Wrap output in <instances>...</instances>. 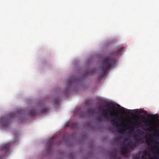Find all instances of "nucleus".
I'll use <instances>...</instances> for the list:
<instances>
[{
	"label": "nucleus",
	"instance_id": "nucleus-18",
	"mask_svg": "<svg viewBox=\"0 0 159 159\" xmlns=\"http://www.w3.org/2000/svg\"><path fill=\"white\" fill-rule=\"evenodd\" d=\"M113 125H115L118 126H119V125L121 124V123H119L118 121H117L116 120H113Z\"/></svg>",
	"mask_w": 159,
	"mask_h": 159
},
{
	"label": "nucleus",
	"instance_id": "nucleus-24",
	"mask_svg": "<svg viewBox=\"0 0 159 159\" xmlns=\"http://www.w3.org/2000/svg\"><path fill=\"white\" fill-rule=\"evenodd\" d=\"M138 131H140V130H139Z\"/></svg>",
	"mask_w": 159,
	"mask_h": 159
},
{
	"label": "nucleus",
	"instance_id": "nucleus-3",
	"mask_svg": "<svg viewBox=\"0 0 159 159\" xmlns=\"http://www.w3.org/2000/svg\"><path fill=\"white\" fill-rule=\"evenodd\" d=\"M24 112V111L19 110L17 111L11 113L7 116L2 117L0 118V124L5 128L8 127L9 125V119L20 116L25 114Z\"/></svg>",
	"mask_w": 159,
	"mask_h": 159
},
{
	"label": "nucleus",
	"instance_id": "nucleus-9",
	"mask_svg": "<svg viewBox=\"0 0 159 159\" xmlns=\"http://www.w3.org/2000/svg\"><path fill=\"white\" fill-rule=\"evenodd\" d=\"M11 146L9 143H7L5 144L2 145V151H5L6 153L8 152L9 149Z\"/></svg>",
	"mask_w": 159,
	"mask_h": 159
},
{
	"label": "nucleus",
	"instance_id": "nucleus-22",
	"mask_svg": "<svg viewBox=\"0 0 159 159\" xmlns=\"http://www.w3.org/2000/svg\"><path fill=\"white\" fill-rule=\"evenodd\" d=\"M144 157L143 156L142 157V159H144Z\"/></svg>",
	"mask_w": 159,
	"mask_h": 159
},
{
	"label": "nucleus",
	"instance_id": "nucleus-13",
	"mask_svg": "<svg viewBox=\"0 0 159 159\" xmlns=\"http://www.w3.org/2000/svg\"><path fill=\"white\" fill-rule=\"evenodd\" d=\"M128 146L129 148L132 150L134 149L137 146L135 143H129L128 144Z\"/></svg>",
	"mask_w": 159,
	"mask_h": 159
},
{
	"label": "nucleus",
	"instance_id": "nucleus-17",
	"mask_svg": "<svg viewBox=\"0 0 159 159\" xmlns=\"http://www.w3.org/2000/svg\"><path fill=\"white\" fill-rule=\"evenodd\" d=\"M88 112L90 115H93L94 113V110L92 109H90L88 110Z\"/></svg>",
	"mask_w": 159,
	"mask_h": 159
},
{
	"label": "nucleus",
	"instance_id": "nucleus-16",
	"mask_svg": "<svg viewBox=\"0 0 159 159\" xmlns=\"http://www.w3.org/2000/svg\"><path fill=\"white\" fill-rule=\"evenodd\" d=\"M134 137L135 140H139L141 139L140 135L138 134H135L134 135Z\"/></svg>",
	"mask_w": 159,
	"mask_h": 159
},
{
	"label": "nucleus",
	"instance_id": "nucleus-21",
	"mask_svg": "<svg viewBox=\"0 0 159 159\" xmlns=\"http://www.w3.org/2000/svg\"><path fill=\"white\" fill-rule=\"evenodd\" d=\"M152 141H153L152 139V138H149L147 140V143H148V141L152 142Z\"/></svg>",
	"mask_w": 159,
	"mask_h": 159
},
{
	"label": "nucleus",
	"instance_id": "nucleus-1",
	"mask_svg": "<svg viewBox=\"0 0 159 159\" xmlns=\"http://www.w3.org/2000/svg\"><path fill=\"white\" fill-rule=\"evenodd\" d=\"M123 48L121 47L117 51L112 52L111 53V57H106L103 58L102 62V66L100 67L99 75L101 78L103 77L107 70L114 65L115 62L114 58L119 54L123 50Z\"/></svg>",
	"mask_w": 159,
	"mask_h": 159
},
{
	"label": "nucleus",
	"instance_id": "nucleus-6",
	"mask_svg": "<svg viewBox=\"0 0 159 159\" xmlns=\"http://www.w3.org/2000/svg\"><path fill=\"white\" fill-rule=\"evenodd\" d=\"M54 143V139H52L47 142L46 145H47V150L48 152H50L52 150V148L53 145Z\"/></svg>",
	"mask_w": 159,
	"mask_h": 159
},
{
	"label": "nucleus",
	"instance_id": "nucleus-11",
	"mask_svg": "<svg viewBox=\"0 0 159 159\" xmlns=\"http://www.w3.org/2000/svg\"><path fill=\"white\" fill-rule=\"evenodd\" d=\"M159 145V142H157L155 143V144L153 147H151L150 149L152 150V152L154 149L156 150V152L157 154H159V147L158 145Z\"/></svg>",
	"mask_w": 159,
	"mask_h": 159
},
{
	"label": "nucleus",
	"instance_id": "nucleus-2",
	"mask_svg": "<svg viewBox=\"0 0 159 159\" xmlns=\"http://www.w3.org/2000/svg\"><path fill=\"white\" fill-rule=\"evenodd\" d=\"M113 104L111 102H108L107 103V107L105 109H102L101 112H100V116L105 118L108 119L109 116L112 117L114 119H116V118L120 119L122 118L123 117L121 115H120L116 113L115 115L113 114L114 113V107H110V106H113Z\"/></svg>",
	"mask_w": 159,
	"mask_h": 159
},
{
	"label": "nucleus",
	"instance_id": "nucleus-26",
	"mask_svg": "<svg viewBox=\"0 0 159 159\" xmlns=\"http://www.w3.org/2000/svg\"><path fill=\"white\" fill-rule=\"evenodd\" d=\"M146 159H148L147 158H146Z\"/></svg>",
	"mask_w": 159,
	"mask_h": 159
},
{
	"label": "nucleus",
	"instance_id": "nucleus-4",
	"mask_svg": "<svg viewBox=\"0 0 159 159\" xmlns=\"http://www.w3.org/2000/svg\"><path fill=\"white\" fill-rule=\"evenodd\" d=\"M47 109L44 107L42 108L41 110H39L32 109L30 111L29 115L32 116H34L39 113H43L47 112Z\"/></svg>",
	"mask_w": 159,
	"mask_h": 159
},
{
	"label": "nucleus",
	"instance_id": "nucleus-15",
	"mask_svg": "<svg viewBox=\"0 0 159 159\" xmlns=\"http://www.w3.org/2000/svg\"><path fill=\"white\" fill-rule=\"evenodd\" d=\"M131 123L132 124L134 127L136 126H139L142 125V123L140 122H138L136 123H134L133 122H131Z\"/></svg>",
	"mask_w": 159,
	"mask_h": 159
},
{
	"label": "nucleus",
	"instance_id": "nucleus-5",
	"mask_svg": "<svg viewBox=\"0 0 159 159\" xmlns=\"http://www.w3.org/2000/svg\"><path fill=\"white\" fill-rule=\"evenodd\" d=\"M117 150L115 149L113 151L109 154V157L111 158H113L114 159H121L120 157L117 154Z\"/></svg>",
	"mask_w": 159,
	"mask_h": 159
},
{
	"label": "nucleus",
	"instance_id": "nucleus-20",
	"mask_svg": "<svg viewBox=\"0 0 159 159\" xmlns=\"http://www.w3.org/2000/svg\"><path fill=\"white\" fill-rule=\"evenodd\" d=\"M153 157L154 158L151 157H149V159H159L158 157L156 156H154Z\"/></svg>",
	"mask_w": 159,
	"mask_h": 159
},
{
	"label": "nucleus",
	"instance_id": "nucleus-25",
	"mask_svg": "<svg viewBox=\"0 0 159 159\" xmlns=\"http://www.w3.org/2000/svg\"><path fill=\"white\" fill-rule=\"evenodd\" d=\"M158 116V115L157 114H156Z\"/></svg>",
	"mask_w": 159,
	"mask_h": 159
},
{
	"label": "nucleus",
	"instance_id": "nucleus-7",
	"mask_svg": "<svg viewBox=\"0 0 159 159\" xmlns=\"http://www.w3.org/2000/svg\"><path fill=\"white\" fill-rule=\"evenodd\" d=\"M136 112L137 113H138L139 114H143V115L144 116L145 115H148V116L149 117H150L151 119V120H152V116H155V115H149L147 114V111H146L143 110L141 109L139 111L138 110H137L136 111Z\"/></svg>",
	"mask_w": 159,
	"mask_h": 159
},
{
	"label": "nucleus",
	"instance_id": "nucleus-8",
	"mask_svg": "<svg viewBox=\"0 0 159 159\" xmlns=\"http://www.w3.org/2000/svg\"><path fill=\"white\" fill-rule=\"evenodd\" d=\"M79 80L77 76H72L69 78L68 80V82L69 84L71 83L78 82Z\"/></svg>",
	"mask_w": 159,
	"mask_h": 159
},
{
	"label": "nucleus",
	"instance_id": "nucleus-19",
	"mask_svg": "<svg viewBox=\"0 0 159 159\" xmlns=\"http://www.w3.org/2000/svg\"><path fill=\"white\" fill-rule=\"evenodd\" d=\"M59 102V99L58 98H57L55 99L54 102V104L56 105H58Z\"/></svg>",
	"mask_w": 159,
	"mask_h": 159
},
{
	"label": "nucleus",
	"instance_id": "nucleus-10",
	"mask_svg": "<svg viewBox=\"0 0 159 159\" xmlns=\"http://www.w3.org/2000/svg\"><path fill=\"white\" fill-rule=\"evenodd\" d=\"M121 150H120V153L121 154L125 155L128 153V149L126 146H124L121 148H120Z\"/></svg>",
	"mask_w": 159,
	"mask_h": 159
},
{
	"label": "nucleus",
	"instance_id": "nucleus-14",
	"mask_svg": "<svg viewBox=\"0 0 159 159\" xmlns=\"http://www.w3.org/2000/svg\"><path fill=\"white\" fill-rule=\"evenodd\" d=\"M69 126L74 129H75L78 128V125L76 123H72L69 124Z\"/></svg>",
	"mask_w": 159,
	"mask_h": 159
},
{
	"label": "nucleus",
	"instance_id": "nucleus-23",
	"mask_svg": "<svg viewBox=\"0 0 159 159\" xmlns=\"http://www.w3.org/2000/svg\"><path fill=\"white\" fill-rule=\"evenodd\" d=\"M150 120V119H149V118H148V121H149V120Z\"/></svg>",
	"mask_w": 159,
	"mask_h": 159
},
{
	"label": "nucleus",
	"instance_id": "nucleus-12",
	"mask_svg": "<svg viewBox=\"0 0 159 159\" xmlns=\"http://www.w3.org/2000/svg\"><path fill=\"white\" fill-rule=\"evenodd\" d=\"M95 70L94 69H87L84 72V76L87 75H91L93 74L95 72Z\"/></svg>",
	"mask_w": 159,
	"mask_h": 159
}]
</instances>
